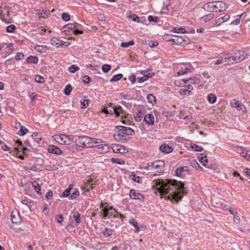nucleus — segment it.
Segmentation results:
<instances>
[{
	"mask_svg": "<svg viewBox=\"0 0 250 250\" xmlns=\"http://www.w3.org/2000/svg\"><path fill=\"white\" fill-rule=\"evenodd\" d=\"M156 186L159 192L162 195L167 194L168 199L179 200L182 199L180 193H186L184 182L176 180H166V181L158 180L156 181Z\"/></svg>",
	"mask_w": 250,
	"mask_h": 250,
	"instance_id": "nucleus-1",
	"label": "nucleus"
},
{
	"mask_svg": "<svg viewBox=\"0 0 250 250\" xmlns=\"http://www.w3.org/2000/svg\"><path fill=\"white\" fill-rule=\"evenodd\" d=\"M102 139L89 137L87 136H76L75 143L76 146L82 147H91L95 144L103 143Z\"/></svg>",
	"mask_w": 250,
	"mask_h": 250,
	"instance_id": "nucleus-2",
	"label": "nucleus"
},
{
	"mask_svg": "<svg viewBox=\"0 0 250 250\" xmlns=\"http://www.w3.org/2000/svg\"><path fill=\"white\" fill-rule=\"evenodd\" d=\"M107 205L105 207H103L101 210L103 214V217L110 218L112 216L113 218L118 217V212L115 210L113 207L109 206V205L105 203Z\"/></svg>",
	"mask_w": 250,
	"mask_h": 250,
	"instance_id": "nucleus-3",
	"label": "nucleus"
},
{
	"mask_svg": "<svg viewBox=\"0 0 250 250\" xmlns=\"http://www.w3.org/2000/svg\"><path fill=\"white\" fill-rule=\"evenodd\" d=\"M247 54L243 50H236L233 53L231 60H229V64L239 62L246 58Z\"/></svg>",
	"mask_w": 250,
	"mask_h": 250,
	"instance_id": "nucleus-4",
	"label": "nucleus"
},
{
	"mask_svg": "<svg viewBox=\"0 0 250 250\" xmlns=\"http://www.w3.org/2000/svg\"><path fill=\"white\" fill-rule=\"evenodd\" d=\"M211 12H218L225 10L227 8L226 3L222 1H211Z\"/></svg>",
	"mask_w": 250,
	"mask_h": 250,
	"instance_id": "nucleus-5",
	"label": "nucleus"
},
{
	"mask_svg": "<svg viewBox=\"0 0 250 250\" xmlns=\"http://www.w3.org/2000/svg\"><path fill=\"white\" fill-rule=\"evenodd\" d=\"M188 174V167H179L175 170V175L181 179H185Z\"/></svg>",
	"mask_w": 250,
	"mask_h": 250,
	"instance_id": "nucleus-6",
	"label": "nucleus"
},
{
	"mask_svg": "<svg viewBox=\"0 0 250 250\" xmlns=\"http://www.w3.org/2000/svg\"><path fill=\"white\" fill-rule=\"evenodd\" d=\"M111 148L115 153L123 154L128 152L127 148L120 144H113Z\"/></svg>",
	"mask_w": 250,
	"mask_h": 250,
	"instance_id": "nucleus-7",
	"label": "nucleus"
},
{
	"mask_svg": "<svg viewBox=\"0 0 250 250\" xmlns=\"http://www.w3.org/2000/svg\"><path fill=\"white\" fill-rule=\"evenodd\" d=\"M116 130H117V133L113 135V137L115 140L125 142L128 140L129 137L128 136L127 137L125 134L122 133L120 129H116Z\"/></svg>",
	"mask_w": 250,
	"mask_h": 250,
	"instance_id": "nucleus-8",
	"label": "nucleus"
},
{
	"mask_svg": "<svg viewBox=\"0 0 250 250\" xmlns=\"http://www.w3.org/2000/svg\"><path fill=\"white\" fill-rule=\"evenodd\" d=\"M230 104L231 107L236 108L238 110H243L244 112L247 111L245 106L241 104L240 101L236 100L235 99H232L231 101Z\"/></svg>",
	"mask_w": 250,
	"mask_h": 250,
	"instance_id": "nucleus-9",
	"label": "nucleus"
},
{
	"mask_svg": "<svg viewBox=\"0 0 250 250\" xmlns=\"http://www.w3.org/2000/svg\"><path fill=\"white\" fill-rule=\"evenodd\" d=\"M116 129H120L121 133L125 134L126 136L133 135L134 133V130L131 128L124 126H116Z\"/></svg>",
	"mask_w": 250,
	"mask_h": 250,
	"instance_id": "nucleus-10",
	"label": "nucleus"
},
{
	"mask_svg": "<svg viewBox=\"0 0 250 250\" xmlns=\"http://www.w3.org/2000/svg\"><path fill=\"white\" fill-rule=\"evenodd\" d=\"M102 143H103L97 144V145H94L93 147L96 148L97 149L96 150L101 153H104L108 152L109 149L108 146Z\"/></svg>",
	"mask_w": 250,
	"mask_h": 250,
	"instance_id": "nucleus-11",
	"label": "nucleus"
},
{
	"mask_svg": "<svg viewBox=\"0 0 250 250\" xmlns=\"http://www.w3.org/2000/svg\"><path fill=\"white\" fill-rule=\"evenodd\" d=\"M11 221L14 224H18L21 221V218L18 211L13 210L11 214Z\"/></svg>",
	"mask_w": 250,
	"mask_h": 250,
	"instance_id": "nucleus-12",
	"label": "nucleus"
},
{
	"mask_svg": "<svg viewBox=\"0 0 250 250\" xmlns=\"http://www.w3.org/2000/svg\"><path fill=\"white\" fill-rule=\"evenodd\" d=\"M47 150L49 153L57 155H60L62 153V151L58 147L55 145H49Z\"/></svg>",
	"mask_w": 250,
	"mask_h": 250,
	"instance_id": "nucleus-13",
	"label": "nucleus"
},
{
	"mask_svg": "<svg viewBox=\"0 0 250 250\" xmlns=\"http://www.w3.org/2000/svg\"><path fill=\"white\" fill-rule=\"evenodd\" d=\"M144 121L148 125H153L154 123V115L150 113L146 114L144 117Z\"/></svg>",
	"mask_w": 250,
	"mask_h": 250,
	"instance_id": "nucleus-14",
	"label": "nucleus"
},
{
	"mask_svg": "<svg viewBox=\"0 0 250 250\" xmlns=\"http://www.w3.org/2000/svg\"><path fill=\"white\" fill-rule=\"evenodd\" d=\"M67 138L66 135L61 134L59 136H56L55 139L60 144L67 145Z\"/></svg>",
	"mask_w": 250,
	"mask_h": 250,
	"instance_id": "nucleus-15",
	"label": "nucleus"
},
{
	"mask_svg": "<svg viewBox=\"0 0 250 250\" xmlns=\"http://www.w3.org/2000/svg\"><path fill=\"white\" fill-rule=\"evenodd\" d=\"M160 149L161 151L166 153H169L172 151V147L166 144H164L161 145L160 146Z\"/></svg>",
	"mask_w": 250,
	"mask_h": 250,
	"instance_id": "nucleus-16",
	"label": "nucleus"
},
{
	"mask_svg": "<svg viewBox=\"0 0 250 250\" xmlns=\"http://www.w3.org/2000/svg\"><path fill=\"white\" fill-rule=\"evenodd\" d=\"M50 42L52 45L54 46H57V47L62 46L64 44V43H62V41L55 37H53L51 39Z\"/></svg>",
	"mask_w": 250,
	"mask_h": 250,
	"instance_id": "nucleus-17",
	"label": "nucleus"
},
{
	"mask_svg": "<svg viewBox=\"0 0 250 250\" xmlns=\"http://www.w3.org/2000/svg\"><path fill=\"white\" fill-rule=\"evenodd\" d=\"M63 31L66 33V34H69L71 31L72 32L74 29L73 23H68L62 27Z\"/></svg>",
	"mask_w": 250,
	"mask_h": 250,
	"instance_id": "nucleus-18",
	"label": "nucleus"
},
{
	"mask_svg": "<svg viewBox=\"0 0 250 250\" xmlns=\"http://www.w3.org/2000/svg\"><path fill=\"white\" fill-rule=\"evenodd\" d=\"M128 222L130 225H132L134 227L135 229V232L138 233L140 231V229L138 225V223L136 220H135L133 217L130 218Z\"/></svg>",
	"mask_w": 250,
	"mask_h": 250,
	"instance_id": "nucleus-19",
	"label": "nucleus"
},
{
	"mask_svg": "<svg viewBox=\"0 0 250 250\" xmlns=\"http://www.w3.org/2000/svg\"><path fill=\"white\" fill-rule=\"evenodd\" d=\"M154 76V73H148V74H147L146 75H144V76H143L142 77L138 78L137 81L138 83H141L145 81H146L149 78H152Z\"/></svg>",
	"mask_w": 250,
	"mask_h": 250,
	"instance_id": "nucleus-20",
	"label": "nucleus"
},
{
	"mask_svg": "<svg viewBox=\"0 0 250 250\" xmlns=\"http://www.w3.org/2000/svg\"><path fill=\"white\" fill-rule=\"evenodd\" d=\"M230 18V16L229 15H226L224 16L220 17L216 21V25L219 26L222 23L228 21Z\"/></svg>",
	"mask_w": 250,
	"mask_h": 250,
	"instance_id": "nucleus-21",
	"label": "nucleus"
},
{
	"mask_svg": "<svg viewBox=\"0 0 250 250\" xmlns=\"http://www.w3.org/2000/svg\"><path fill=\"white\" fill-rule=\"evenodd\" d=\"M26 62L29 64H37L38 62V59L37 57L31 55L27 58Z\"/></svg>",
	"mask_w": 250,
	"mask_h": 250,
	"instance_id": "nucleus-22",
	"label": "nucleus"
},
{
	"mask_svg": "<svg viewBox=\"0 0 250 250\" xmlns=\"http://www.w3.org/2000/svg\"><path fill=\"white\" fill-rule=\"evenodd\" d=\"M200 76L196 75V76L190 77L188 78V82L192 83H199L200 82Z\"/></svg>",
	"mask_w": 250,
	"mask_h": 250,
	"instance_id": "nucleus-23",
	"label": "nucleus"
},
{
	"mask_svg": "<svg viewBox=\"0 0 250 250\" xmlns=\"http://www.w3.org/2000/svg\"><path fill=\"white\" fill-rule=\"evenodd\" d=\"M225 55H226V58H227V60L226 61H224V62L226 63L228 65H231V64H229V60H231V57H232L233 53H231L229 51H227L224 52Z\"/></svg>",
	"mask_w": 250,
	"mask_h": 250,
	"instance_id": "nucleus-24",
	"label": "nucleus"
},
{
	"mask_svg": "<svg viewBox=\"0 0 250 250\" xmlns=\"http://www.w3.org/2000/svg\"><path fill=\"white\" fill-rule=\"evenodd\" d=\"M155 169H162L165 166V162L163 160H159L155 161Z\"/></svg>",
	"mask_w": 250,
	"mask_h": 250,
	"instance_id": "nucleus-25",
	"label": "nucleus"
},
{
	"mask_svg": "<svg viewBox=\"0 0 250 250\" xmlns=\"http://www.w3.org/2000/svg\"><path fill=\"white\" fill-rule=\"evenodd\" d=\"M216 96L213 93H210L208 96V101L210 104H214L216 101Z\"/></svg>",
	"mask_w": 250,
	"mask_h": 250,
	"instance_id": "nucleus-26",
	"label": "nucleus"
},
{
	"mask_svg": "<svg viewBox=\"0 0 250 250\" xmlns=\"http://www.w3.org/2000/svg\"><path fill=\"white\" fill-rule=\"evenodd\" d=\"M147 100L148 102L151 103L153 105L156 104V100L155 97L152 94H148L147 96Z\"/></svg>",
	"mask_w": 250,
	"mask_h": 250,
	"instance_id": "nucleus-27",
	"label": "nucleus"
},
{
	"mask_svg": "<svg viewBox=\"0 0 250 250\" xmlns=\"http://www.w3.org/2000/svg\"><path fill=\"white\" fill-rule=\"evenodd\" d=\"M143 112L139 110L134 115L135 120L137 122H140L142 119Z\"/></svg>",
	"mask_w": 250,
	"mask_h": 250,
	"instance_id": "nucleus-28",
	"label": "nucleus"
},
{
	"mask_svg": "<svg viewBox=\"0 0 250 250\" xmlns=\"http://www.w3.org/2000/svg\"><path fill=\"white\" fill-rule=\"evenodd\" d=\"M32 186L34 188L35 190L39 195H41L42 192H41V187L40 186V185H39L38 182H37L36 181H34V182L32 183Z\"/></svg>",
	"mask_w": 250,
	"mask_h": 250,
	"instance_id": "nucleus-29",
	"label": "nucleus"
},
{
	"mask_svg": "<svg viewBox=\"0 0 250 250\" xmlns=\"http://www.w3.org/2000/svg\"><path fill=\"white\" fill-rule=\"evenodd\" d=\"M187 81H188V80H185V79L176 80L175 82V84L176 86H178L179 87H183V86L186 87L185 85V84L186 83Z\"/></svg>",
	"mask_w": 250,
	"mask_h": 250,
	"instance_id": "nucleus-30",
	"label": "nucleus"
},
{
	"mask_svg": "<svg viewBox=\"0 0 250 250\" xmlns=\"http://www.w3.org/2000/svg\"><path fill=\"white\" fill-rule=\"evenodd\" d=\"M32 137L37 143L40 144V141L42 140L41 134L40 133H34L32 135Z\"/></svg>",
	"mask_w": 250,
	"mask_h": 250,
	"instance_id": "nucleus-31",
	"label": "nucleus"
},
{
	"mask_svg": "<svg viewBox=\"0 0 250 250\" xmlns=\"http://www.w3.org/2000/svg\"><path fill=\"white\" fill-rule=\"evenodd\" d=\"M214 17V14L209 13L208 15H205L202 18V21H204L206 22L211 20Z\"/></svg>",
	"mask_w": 250,
	"mask_h": 250,
	"instance_id": "nucleus-32",
	"label": "nucleus"
},
{
	"mask_svg": "<svg viewBox=\"0 0 250 250\" xmlns=\"http://www.w3.org/2000/svg\"><path fill=\"white\" fill-rule=\"evenodd\" d=\"M190 148L192 150H193L194 151H197V152H201L203 150L202 147H201L194 144H190Z\"/></svg>",
	"mask_w": 250,
	"mask_h": 250,
	"instance_id": "nucleus-33",
	"label": "nucleus"
},
{
	"mask_svg": "<svg viewBox=\"0 0 250 250\" xmlns=\"http://www.w3.org/2000/svg\"><path fill=\"white\" fill-rule=\"evenodd\" d=\"M183 41V38L179 36H173V39H172V41L177 43H181Z\"/></svg>",
	"mask_w": 250,
	"mask_h": 250,
	"instance_id": "nucleus-34",
	"label": "nucleus"
},
{
	"mask_svg": "<svg viewBox=\"0 0 250 250\" xmlns=\"http://www.w3.org/2000/svg\"><path fill=\"white\" fill-rule=\"evenodd\" d=\"M138 193H139V192H138L136 190L134 189H131L130 190V192H129V195H130V198H131L132 199H136Z\"/></svg>",
	"mask_w": 250,
	"mask_h": 250,
	"instance_id": "nucleus-35",
	"label": "nucleus"
},
{
	"mask_svg": "<svg viewBox=\"0 0 250 250\" xmlns=\"http://www.w3.org/2000/svg\"><path fill=\"white\" fill-rule=\"evenodd\" d=\"M134 44V41L131 40L128 42H122L121 44V46L122 47L126 48V47H129V46L133 45Z\"/></svg>",
	"mask_w": 250,
	"mask_h": 250,
	"instance_id": "nucleus-36",
	"label": "nucleus"
},
{
	"mask_svg": "<svg viewBox=\"0 0 250 250\" xmlns=\"http://www.w3.org/2000/svg\"><path fill=\"white\" fill-rule=\"evenodd\" d=\"M16 29V27L14 24L8 26L6 27V31L7 33H14Z\"/></svg>",
	"mask_w": 250,
	"mask_h": 250,
	"instance_id": "nucleus-37",
	"label": "nucleus"
},
{
	"mask_svg": "<svg viewBox=\"0 0 250 250\" xmlns=\"http://www.w3.org/2000/svg\"><path fill=\"white\" fill-rule=\"evenodd\" d=\"M111 161L112 163H117L120 165H124L125 163V160L123 159H120L118 158H111Z\"/></svg>",
	"mask_w": 250,
	"mask_h": 250,
	"instance_id": "nucleus-38",
	"label": "nucleus"
},
{
	"mask_svg": "<svg viewBox=\"0 0 250 250\" xmlns=\"http://www.w3.org/2000/svg\"><path fill=\"white\" fill-rule=\"evenodd\" d=\"M28 129L22 126H21V129L19 131L18 134L20 136H23L25 135L28 132Z\"/></svg>",
	"mask_w": 250,
	"mask_h": 250,
	"instance_id": "nucleus-39",
	"label": "nucleus"
},
{
	"mask_svg": "<svg viewBox=\"0 0 250 250\" xmlns=\"http://www.w3.org/2000/svg\"><path fill=\"white\" fill-rule=\"evenodd\" d=\"M123 77V74H118L114 75L110 80V82H116L121 79Z\"/></svg>",
	"mask_w": 250,
	"mask_h": 250,
	"instance_id": "nucleus-40",
	"label": "nucleus"
},
{
	"mask_svg": "<svg viewBox=\"0 0 250 250\" xmlns=\"http://www.w3.org/2000/svg\"><path fill=\"white\" fill-rule=\"evenodd\" d=\"M242 15H243V14H241V15H237V16H236V20H235L231 22L230 24H232V25H238V24H239V23H240V22L241 18V17H242Z\"/></svg>",
	"mask_w": 250,
	"mask_h": 250,
	"instance_id": "nucleus-41",
	"label": "nucleus"
},
{
	"mask_svg": "<svg viewBox=\"0 0 250 250\" xmlns=\"http://www.w3.org/2000/svg\"><path fill=\"white\" fill-rule=\"evenodd\" d=\"M80 214L78 212H77V211L75 212L73 215V217L74 220L78 224L80 223L81 222L80 219Z\"/></svg>",
	"mask_w": 250,
	"mask_h": 250,
	"instance_id": "nucleus-42",
	"label": "nucleus"
},
{
	"mask_svg": "<svg viewBox=\"0 0 250 250\" xmlns=\"http://www.w3.org/2000/svg\"><path fill=\"white\" fill-rule=\"evenodd\" d=\"M148 21L150 22L157 23L159 21V19L156 16H149L148 17Z\"/></svg>",
	"mask_w": 250,
	"mask_h": 250,
	"instance_id": "nucleus-43",
	"label": "nucleus"
},
{
	"mask_svg": "<svg viewBox=\"0 0 250 250\" xmlns=\"http://www.w3.org/2000/svg\"><path fill=\"white\" fill-rule=\"evenodd\" d=\"M114 231L113 229L106 228L103 232V234L105 236L109 237L111 235L112 232Z\"/></svg>",
	"mask_w": 250,
	"mask_h": 250,
	"instance_id": "nucleus-44",
	"label": "nucleus"
},
{
	"mask_svg": "<svg viewBox=\"0 0 250 250\" xmlns=\"http://www.w3.org/2000/svg\"><path fill=\"white\" fill-rule=\"evenodd\" d=\"M197 68V64L196 62H194L193 64H191L190 62H188V72H192V70L195 69V68Z\"/></svg>",
	"mask_w": 250,
	"mask_h": 250,
	"instance_id": "nucleus-45",
	"label": "nucleus"
},
{
	"mask_svg": "<svg viewBox=\"0 0 250 250\" xmlns=\"http://www.w3.org/2000/svg\"><path fill=\"white\" fill-rule=\"evenodd\" d=\"M14 149L16 152V156L21 160H23L24 157L21 153V150L19 149V147H14Z\"/></svg>",
	"mask_w": 250,
	"mask_h": 250,
	"instance_id": "nucleus-46",
	"label": "nucleus"
},
{
	"mask_svg": "<svg viewBox=\"0 0 250 250\" xmlns=\"http://www.w3.org/2000/svg\"><path fill=\"white\" fill-rule=\"evenodd\" d=\"M111 68L110 65L105 64L102 66V69L104 73H107L111 69Z\"/></svg>",
	"mask_w": 250,
	"mask_h": 250,
	"instance_id": "nucleus-47",
	"label": "nucleus"
},
{
	"mask_svg": "<svg viewBox=\"0 0 250 250\" xmlns=\"http://www.w3.org/2000/svg\"><path fill=\"white\" fill-rule=\"evenodd\" d=\"M211 2H208L207 3H205L203 6V8L205 10H206V11H210V12H211Z\"/></svg>",
	"mask_w": 250,
	"mask_h": 250,
	"instance_id": "nucleus-48",
	"label": "nucleus"
},
{
	"mask_svg": "<svg viewBox=\"0 0 250 250\" xmlns=\"http://www.w3.org/2000/svg\"><path fill=\"white\" fill-rule=\"evenodd\" d=\"M71 90H72V87H71V85L68 84L65 86V87L64 88V94L66 95H69L70 94Z\"/></svg>",
	"mask_w": 250,
	"mask_h": 250,
	"instance_id": "nucleus-49",
	"label": "nucleus"
},
{
	"mask_svg": "<svg viewBox=\"0 0 250 250\" xmlns=\"http://www.w3.org/2000/svg\"><path fill=\"white\" fill-rule=\"evenodd\" d=\"M62 19L65 21H68L70 20V15L67 13H63L62 15Z\"/></svg>",
	"mask_w": 250,
	"mask_h": 250,
	"instance_id": "nucleus-50",
	"label": "nucleus"
},
{
	"mask_svg": "<svg viewBox=\"0 0 250 250\" xmlns=\"http://www.w3.org/2000/svg\"><path fill=\"white\" fill-rule=\"evenodd\" d=\"M131 176L132 177V179L138 183H140L142 181V178L135 174H133Z\"/></svg>",
	"mask_w": 250,
	"mask_h": 250,
	"instance_id": "nucleus-51",
	"label": "nucleus"
},
{
	"mask_svg": "<svg viewBox=\"0 0 250 250\" xmlns=\"http://www.w3.org/2000/svg\"><path fill=\"white\" fill-rule=\"evenodd\" d=\"M115 109H116L115 114L117 116H119L120 115V113H122L124 110L123 108L122 107V106L120 105L115 107Z\"/></svg>",
	"mask_w": 250,
	"mask_h": 250,
	"instance_id": "nucleus-52",
	"label": "nucleus"
},
{
	"mask_svg": "<svg viewBox=\"0 0 250 250\" xmlns=\"http://www.w3.org/2000/svg\"><path fill=\"white\" fill-rule=\"evenodd\" d=\"M79 69V67L76 64H73L69 67V71L71 73H75Z\"/></svg>",
	"mask_w": 250,
	"mask_h": 250,
	"instance_id": "nucleus-53",
	"label": "nucleus"
},
{
	"mask_svg": "<svg viewBox=\"0 0 250 250\" xmlns=\"http://www.w3.org/2000/svg\"><path fill=\"white\" fill-rule=\"evenodd\" d=\"M106 112L108 113V114H115V113H116L115 107L109 106V107L106 108Z\"/></svg>",
	"mask_w": 250,
	"mask_h": 250,
	"instance_id": "nucleus-54",
	"label": "nucleus"
},
{
	"mask_svg": "<svg viewBox=\"0 0 250 250\" xmlns=\"http://www.w3.org/2000/svg\"><path fill=\"white\" fill-rule=\"evenodd\" d=\"M35 81L38 83H42L44 82V78L40 75H37L35 77Z\"/></svg>",
	"mask_w": 250,
	"mask_h": 250,
	"instance_id": "nucleus-55",
	"label": "nucleus"
},
{
	"mask_svg": "<svg viewBox=\"0 0 250 250\" xmlns=\"http://www.w3.org/2000/svg\"><path fill=\"white\" fill-rule=\"evenodd\" d=\"M199 161L203 166H206L208 163V159L206 156L201 157L199 159Z\"/></svg>",
	"mask_w": 250,
	"mask_h": 250,
	"instance_id": "nucleus-56",
	"label": "nucleus"
},
{
	"mask_svg": "<svg viewBox=\"0 0 250 250\" xmlns=\"http://www.w3.org/2000/svg\"><path fill=\"white\" fill-rule=\"evenodd\" d=\"M79 195V191L78 189H76L75 191L73 192L70 195V198L71 199H76L77 196Z\"/></svg>",
	"mask_w": 250,
	"mask_h": 250,
	"instance_id": "nucleus-57",
	"label": "nucleus"
},
{
	"mask_svg": "<svg viewBox=\"0 0 250 250\" xmlns=\"http://www.w3.org/2000/svg\"><path fill=\"white\" fill-rule=\"evenodd\" d=\"M190 165L194 168L198 169V168H202L196 160H193L190 163Z\"/></svg>",
	"mask_w": 250,
	"mask_h": 250,
	"instance_id": "nucleus-58",
	"label": "nucleus"
},
{
	"mask_svg": "<svg viewBox=\"0 0 250 250\" xmlns=\"http://www.w3.org/2000/svg\"><path fill=\"white\" fill-rule=\"evenodd\" d=\"M24 57V55L22 53L18 52L16 54L15 58L16 61L21 60Z\"/></svg>",
	"mask_w": 250,
	"mask_h": 250,
	"instance_id": "nucleus-59",
	"label": "nucleus"
},
{
	"mask_svg": "<svg viewBox=\"0 0 250 250\" xmlns=\"http://www.w3.org/2000/svg\"><path fill=\"white\" fill-rule=\"evenodd\" d=\"M70 194V190L69 189H68L67 188L64 190V191L62 193V195H61V197H68Z\"/></svg>",
	"mask_w": 250,
	"mask_h": 250,
	"instance_id": "nucleus-60",
	"label": "nucleus"
},
{
	"mask_svg": "<svg viewBox=\"0 0 250 250\" xmlns=\"http://www.w3.org/2000/svg\"><path fill=\"white\" fill-rule=\"evenodd\" d=\"M21 202L22 204L26 205L30 209V210H31L32 205H31L30 202H28L26 200H22Z\"/></svg>",
	"mask_w": 250,
	"mask_h": 250,
	"instance_id": "nucleus-61",
	"label": "nucleus"
},
{
	"mask_svg": "<svg viewBox=\"0 0 250 250\" xmlns=\"http://www.w3.org/2000/svg\"><path fill=\"white\" fill-rule=\"evenodd\" d=\"M56 220L58 223L61 224L63 220L62 215L60 214L57 215Z\"/></svg>",
	"mask_w": 250,
	"mask_h": 250,
	"instance_id": "nucleus-62",
	"label": "nucleus"
},
{
	"mask_svg": "<svg viewBox=\"0 0 250 250\" xmlns=\"http://www.w3.org/2000/svg\"><path fill=\"white\" fill-rule=\"evenodd\" d=\"M186 30L185 29L182 28L181 27H179L178 28H174V32L176 33H185Z\"/></svg>",
	"mask_w": 250,
	"mask_h": 250,
	"instance_id": "nucleus-63",
	"label": "nucleus"
},
{
	"mask_svg": "<svg viewBox=\"0 0 250 250\" xmlns=\"http://www.w3.org/2000/svg\"><path fill=\"white\" fill-rule=\"evenodd\" d=\"M90 81V78L87 75L84 76L83 79V82L85 84H88Z\"/></svg>",
	"mask_w": 250,
	"mask_h": 250,
	"instance_id": "nucleus-64",
	"label": "nucleus"
}]
</instances>
